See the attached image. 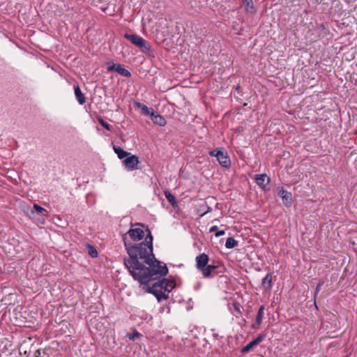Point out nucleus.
Instances as JSON below:
<instances>
[{
    "instance_id": "26",
    "label": "nucleus",
    "mask_w": 357,
    "mask_h": 357,
    "mask_svg": "<svg viewBox=\"0 0 357 357\" xmlns=\"http://www.w3.org/2000/svg\"><path fill=\"white\" fill-rule=\"evenodd\" d=\"M140 334L138 332H136L133 334H128V337L130 340H134L136 338L139 337Z\"/></svg>"
},
{
    "instance_id": "12",
    "label": "nucleus",
    "mask_w": 357,
    "mask_h": 357,
    "mask_svg": "<svg viewBox=\"0 0 357 357\" xmlns=\"http://www.w3.org/2000/svg\"><path fill=\"white\" fill-rule=\"evenodd\" d=\"M151 117L155 124L160 126H164L166 124L165 119L161 115L157 114L154 110L151 111Z\"/></svg>"
},
{
    "instance_id": "20",
    "label": "nucleus",
    "mask_w": 357,
    "mask_h": 357,
    "mask_svg": "<svg viewBox=\"0 0 357 357\" xmlns=\"http://www.w3.org/2000/svg\"><path fill=\"white\" fill-rule=\"evenodd\" d=\"M33 208L34 212H36L38 214H42L44 216H47L48 214V212L45 208L40 206L39 205H38L36 204H33Z\"/></svg>"
},
{
    "instance_id": "23",
    "label": "nucleus",
    "mask_w": 357,
    "mask_h": 357,
    "mask_svg": "<svg viewBox=\"0 0 357 357\" xmlns=\"http://www.w3.org/2000/svg\"><path fill=\"white\" fill-rule=\"evenodd\" d=\"M210 232H215V237H220L221 236H223L225 234V231L224 230L218 231L217 226H213L209 229Z\"/></svg>"
},
{
    "instance_id": "11",
    "label": "nucleus",
    "mask_w": 357,
    "mask_h": 357,
    "mask_svg": "<svg viewBox=\"0 0 357 357\" xmlns=\"http://www.w3.org/2000/svg\"><path fill=\"white\" fill-rule=\"evenodd\" d=\"M255 177L257 185L261 188L265 187L270 182V178L266 174H256Z\"/></svg>"
},
{
    "instance_id": "14",
    "label": "nucleus",
    "mask_w": 357,
    "mask_h": 357,
    "mask_svg": "<svg viewBox=\"0 0 357 357\" xmlns=\"http://www.w3.org/2000/svg\"><path fill=\"white\" fill-rule=\"evenodd\" d=\"M264 305L260 306L255 319V323L253 324V328H257L261 324L264 314Z\"/></svg>"
},
{
    "instance_id": "1",
    "label": "nucleus",
    "mask_w": 357,
    "mask_h": 357,
    "mask_svg": "<svg viewBox=\"0 0 357 357\" xmlns=\"http://www.w3.org/2000/svg\"><path fill=\"white\" fill-rule=\"evenodd\" d=\"M144 241L132 244L127 241L126 236L123 242L129 255L124 264L135 280L140 284L147 285L158 276H165L168 273L167 266L161 265L153 253V236L151 231L146 229Z\"/></svg>"
},
{
    "instance_id": "8",
    "label": "nucleus",
    "mask_w": 357,
    "mask_h": 357,
    "mask_svg": "<svg viewBox=\"0 0 357 357\" xmlns=\"http://www.w3.org/2000/svg\"><path fill=\"white\" fill-rule=\"evenodd\" d=\"M195 260H196L197 268L200 271L205 266H206L208 265L209 258L206 254L202 253V254L198 255L196 257Z\"/></svg>"
},
{
    "instance_id": "16",
    "label": "nucleus",
    "mask_w": 357,
    "mask_h": 357,
    "mask_svg": "<svg viewBox=\"0 0 357 357\" xmlns=\"http://www.w3.org/2000/svg\"><path fill=\"white\" fill-rule=\"evenodd\" d=\"M113 149H114L115 153L117 154V155H118L119 159L126 158L128 155H130V152H128V151H126L123 150L119 146H113Z\"/></svg>"
},
{
    "instance_id": "6",
    "label": "nucleus",
    "mask_w": 357,
    "mask_h": 357,
    "mask_svg": "<svg viewBox=\"0 0 357 357\" xmlns=\"http://www.w3.org/2000/svg\"><path fill=\"white\" fill-rule=\"evenodd\" d=\"M139 163L138 157L134 155H130L123 160L125 167L128 171H133L137 169L138 164Z\"/></svg>"
},
{
    "instance_id": "15",
    "label": "nucleus",
    "mask_w": 357,
    "mask_h": 357,
    "mask_svg": "<svg viewBox=\"0 0 357 357\" xmlns=\"http://www.w3.org/2000/svg\"><path fill=\"white\" fill-rule=\"evenodd\" d=\"M75 90V96L76 97L77 100L80 105H84L86 102V98L84 95L82 93L79 86L78 85L74 86Z\"/></svg>"
},
{
    "instance_id": "27",
    "label": "nucleus",
    "mask_w": 357,
    "mask_h": 357,
    "mask_svg": "<svg viewBox=\"0 0 357 357\" xmlns=\"http://www.w3.org/2000/svg\"><path fill=\"white\" fill-rule=\"evenodd\" d=\"M117 66H118V64H114V63L110 64V63H109L108 66H107V70L108 71H116Z\"/></svg>"
},
{
    "instance_id": "10",
    "label": "nucleus",
    "mask_w": 357,
    "mask_h": 357,
    "mask_svg": "<svg viewBox=\"0 0 357 357\" xmlns=\"http://www.w3.org/2000/svg\"><path fill=\"white\" fill-rule=\"evenodd\" d=\"M217 268L216 266L214 265H207L200 271L202 273V275L204 278H211L215 275V271Z\"/></svg>"
},
{
    "instance_id": "19",
    "label": "nucleus",
    "mask_w": 357,
    "mask_h": 357,
    "mask_svg": "<svg viewBox=\"0 0 357 357\" xmlns=\"http://www.w3.org/2000/svg\"><path fill=\"white\" fill-rule=\"evenodd\" d=\"M116 72L126 77L131 76V73L121 64H118L116 66Z\"/></svg>"
},
{
    "instance_id": "7",
    "label": "nucleus",
    "mask_w": 357,
    "mask_h": 357,
    "mask_svg": "<svg viewBox=\"0 0 357 357\" xmlns=\"http://www.w3.org/2000/svg\"><path fill=\"white\" fill-rule=\"evenodd\" d=\"M265 338V335L260 334L255 340L249 342L246 346L241 349V352L245 354L249 352L252 348L260 344Z\"/></svg>"
},
{
    "instance_id": "17",
    "label": "nucleus",
    "mask_w": 357,
    "mask_h": 357,
    "mask_svg": "<svg viewBox=\"0 0 357 357\" xmlns=\"http://www.w3.org/2000/svg\"><path fill=\"white\" fill-rule=\"evenodd\" d=\"M262 286L265 289H270L272 287V274L268 273L262 280Z\"/></svg>"
},
{
    "instance_id": "22",
    "label": "nucleus",
    "mask_w": 357,
    "mask_h": 357,
    "mask_svg": "<svg viewBox=\"0 0 357 357\" xmlns=\"http://www.w3.org/2000/svg\"><path fill=\"white\" fill-rule=\"evenodd\" d=\"M88 254L93 258L98 257V252L94 246L89 244L87 245Z\"/></svg>"
},
{
    "instance_id": "2",
    "label": "nucleus",
    "mask_w": 357,
    "mask_h": 357,
    "mask_svg": "<svg viewBox=\"0 0 357 357\" xmlns=\"http://www.w3.org/2000/svg\"><path fill=\"white\" fill-rule=\"evenodd\" d=\"M173 280L162 279L148 288V292L153 294L160 302L169 298V293L174 288Z\"/></svg>"
},
{
    "instance_id": "3",
    "label": "nucleus",
    "mask_w": 357,
    "mask_h": 357,
    "mask_svg": "<svg viewBox=\"0 0 357 357\" xmlns=\"http://www.w3.org/2000/svg\"><path fill=\"white\" fill-rule=\"evenodd\" d=\"M209 155L215 157L221 166L224 167H229L231 166L230 158L227 153L222 148L209 151Z\"/></svg>"
},
{
    "instance_id": "25",
    "label": "nucleus",
    "mask_w": 357,
    "mask_h": 357,
    "mask_svg": "<svg viewBox=\"0 0 357 357\" xmlns=\"http://www.w3.org/2000/svg\"><path fill=\"white\" fill-rule=\"evenodd\" d=\"M98 121L100 123V125L105 129H107V130H111L112 126L109 123L105 122L102 119H99Z\"/></svg>"
},
{
    "instance_id": "5",
    "label": "nucleus",
    "mask_w": 357,
    "mask_h": 357,
    "mask_svg": "<svg viewBox=\"0 0 357 357\" xmlns=\"http://www.w3.org/2000/svg\"><path fill=\"white\" fill-rule=\"evenodd\" d=\"M146 234V230L144 231L139 227L131 228L127 232V234L133 241H138L142 240L144 238H145Z\"/></svg>"
},
{
    "instance_id": "29",
    "label": "nucleus",
    "mask_w": 357,
    "mask_h": 357,
    "mask_svg": "<svg viewBox=\"0 0 357 357\" xmlns=\"http://www.w3.org/2000/svg\"><path fill=\"white\" fill-rule=\"evenodd\" d=\"M135 105L139 108V109H142V107H143L144 105H142V103H140L139 102H135Z\"/></svg>"
},
{
    "instance_id": "18",
    "label": "nucleus",
    "mask_w": 357,
    "mask_h": 357,
    "mask_svg": "<svg viewBox=\"0 0 357 357\" xmlns=\"http://www.w3.org/2000/svg\"><path fill=\"white\" fill-rule=\"evenodd\" d=\"M164 194L167 199L174 208L178 207V202H176L175 197L169 190H165Z\"/></svg>"
},
{
    "instance_id": "9",
    "label": "nucleus",
    "mask_w": 357,
    "mask_h": 357,
    "mask_svg": "<svg viewBox=\"0 0 357 357\" xmlns=\"http://www.w3.org/2000/svg\"><path fill=\"white\" fill-rule=\"evenodd\" d=\"M279 195L281 197L282 202L284 204V206L289 207L292 204L291 193L285 190H281L279 192Z\"/></svg>"
},
{
    "instance_id": "28",
    "label": "nucleus",
    "mask_w": 357,
    "mask_h": 357,
    "mask_svg": "<svg viewBox=\"0 0 357 357\" xmlns=\"http://www.w3.org/2000/svg\"><path fill=\"white\" fill-rule=\"evenodd\" d=\"M322 284H323V283H322V282H319V283L317 284V287H316V290H315V294H318V293H319V291H320V289H321V287Z\"/></svg>"
},
{
    "instance_id": "4",
    "label": "nucleus",
    "mask_w": 357,
    "mask_h": 357,
    "mask_svg": "<svg viewBox=\"0 0 357 357\" xmlns=\"http://www.w3.org/2000/svg\"><path fill=\"white\" fill-rule=\"evenodd\" d=\"M124 37L144 52L150 50V45L142 37L137 34H130L127 33L124 35Z\"/></svg>"
},
{
    "instance_id": "24",
    "label": "nucleus",
    "mask_w": 357,
    "mask_h": 357,
    "mask_svg": "<svg viewBox=\"0 0 357 357\" xmlns=\"http://www.w3.org/2000/svg\"><path fill=\"white\" fill-rule=\"evenodd\" d=\"M141 110L142 111L144 114L151 116V111L153 109L152 108L148 107L146 105H144L143 107H142Z\"/></svg>"
},
{
    "instance_id": "13",
    "label": "nucleus",
    "mask_w": 357,
    "mask_h": 357,
    "mask_svg": "<svg viewBox=\"0 0 357 357\" xmlns=\"http://www.w3.org/2000/svg\"><path fill=\"white\" fill-rule=\"evenodd\" d=\"M242 3L248 14L252 15L256 13L252 0H242Z\"/></svg>"
},
{
    "instance_id": "21",
    "label": "nucleus",
    "mask_w": 357,
    "mask_h": 357,
    "mask_svg": "<svg viewBox=\"0 0 357 357\" xmlns=\"http://www.w3.org/2000/svg\"><path fill=\"white\" fill-rule=\"evenodd\" d=\"M238 245L237 241H236L234 238L229 237L227 239L225 243V247L228 249H231L235 248Z\"/></svg>"
}]
</instances>
